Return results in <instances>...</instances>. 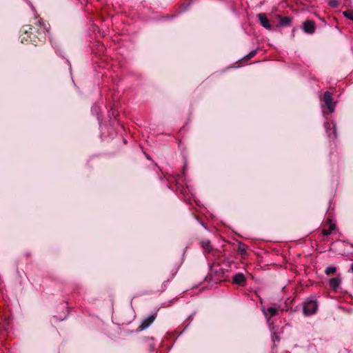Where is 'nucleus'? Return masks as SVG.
<instances>
[{"label":"nucleus","instance_id":"obj_10","mask_svg":"<svg viewBox=\"0 0 353 353\" xmlns=\"http://www.w3.org/2000/svg\"><path fill=\"white\" fill-rule=\"evenodd\" d=\"M341 283V279L339 276L331 278L329 281V285L334 290H336L339 288Z\"/></svg>","mask_w":353,"mask_h":353},{"label":"nucleus","instance_id":"obj_9","mask_svg":"<svg viewBox=\"0 0 353 353\" xmlns=\"http://www.w3.org/2000/svg\"><path fill=\"white\" fill-rule=\"evenodd\" d=\"M232 281L234 284L244 285L245 283V277L243 273H237L232 277Z\"/></svg>","mask_w":353,"mask_h":353},{"label":"nucleus","instance_id":"obj_19","mask_svg":"<svg viewBox=\"0 0 353 353\" xmlns=\"http://www.w3.org/2000/svg\"><path fill=\"white\" fill-rule=\"evenodd\" d=\"M31 27L30 26H24L23 28H22V30L21 31L25 34H28V31L30 30H31Z\"/></svg>","mask_w":353,"mask_h":353},{"label":"nucleus","instance_id":"obj_7","mask_svg":"<svg viewBox=\"0 0 353 353\" xmlns=\"http://www.w3.org/2000/svg\"><path fill=\"white\" fill-rule=\"evenodd\" d=\"M257 18L260 21L261 25L267 30L272 29V25L270 20L268 19L265 13H259L257 14Z\"/></svg>","mask_w":353,"mask_h":353},{"label":"nucleus","instance_id":"obj_16","mask_svg":"<svg viewBox=\"0 0 353 353\" xmlns=\"http://www.w3.org/2000/svg\"><path fill=\"white\" fill-rule=\"evenodd\" d=\"M256 54V50H252L248 55H246L244 57V59L245 61H248V60L250 59L251 58H252L254 56H255Z\"/></svg>","mask_w":353,"mask_h":353},{"label":"nucleus","instance_id":"obj_5","mask_svg":"<svg viewBox=\"0 0 353 353\" xmlns=\"http://www.w3.org/2000/svg\"><path fill=\"white\" fill-rule=\"evenodd\" d=\"M262 311L268 323L270 322L272 317L278 315V308L275 307H270L267 310L263 307Z\"/></svg>","mask_w":353,"mask_h":353},{"label":"nucleus","instance_id":"obj_6","mask_svg":"<svg viewBox=\"0 0 353 353\" xmlns=\"http://www.w3.org/2000/svg\"><path fill=\"white\" fill-rule=\"evenodd\" d=\"M315 23L311 20H306L303 23V30L307 34H313L315 32Z\"/></svg>","mask_w":353,"mask_h":353},{"label":"nucleus","instance_id":"obj_25","mask_svg":"<svg viewBox=\"0 0 353 353\" xmlns=\"http://www.w3.org/2000/svg\"><path fill=\"white\" fill-rule=\"evenodd\" d=\"M351 271L353 272V263L351 265Z\"/></svg>","mask_w":353,"mask_h":353},{"label":"nucleus","instance_id":"obj_15","mask_svg":"<svg viewBox=\"0 0 353 353\" xmlns=\"http://www.w3.org/2000/svg\"><path fill=\"white\" fill-rule=\"evenodd\" d=\"M328 5L333 8H336L339 6V2L338 0H330Z\"/></svg>","mask_w":353,"mask_h":353},{"label":"nucleus","instance_id":"obj_18","mask_svg":"<svg viewBox=\"0 0 353 353\" xmlns=\"http://www.w3.org/2000/svg\"><path fill=\"white\" fill-rule=\"evenodd\" d=\"M110 114L114 117V119H116L118 116H119V112L115 110L114 108H111V110L110 112Z\"/></svg>","mask_w":353,"mask_h":353},{"label":"nucleus","instance_id":"obj_13","mask_svg":"<svg viewBox=\"0 0 353 353\" xmlns=\"http://www.w3.org/2000/svg\"><path fill=\"white\" fill-rule=\"evenodd\" d=\"M343 14L345 18L350 19L353 21V10H347L343 12Z\"/></svg>","mask_w":353,"mask_h":353},{"label":"nucleus","instance_id":"obj_4","mask_svg":"<svg viewBox=\"0 0 353 353\" xmlns=\"http://www.w3.org/2000/svg\"><path fill=\"white\" fill-rule=\"evenodd\" d=\"M157 312H154L152 314H151L150 316L144 318L140 325L139 326V329L140 330H145L147 329L148 327H149L150 326V325L154 321V320L156 319L157 318Z\"/></svg>","mask_w":353,"mask_h":353},{"label":"nucleus","instance_id":"obj_14","mask_svg":"<svg viewBox=\"0 0 353 353\" xmlns=\"http://www.w3.org/2000/svg\"><path fill=\"white\" fill-rule=\"evenodd\" d=\"M336 272V268L334 266H330V267H327L325 270V273L327 274V275H330L331 274H334Z\"/></svg>","mask_w":353,"mask_h":353},{"label":"nucleus","instance_id":"obj_20","mask_svg":"<svg viewBox=\"0 0 353 353\" xmlns=\"http://www.w3.org/2000/svg\"><path fill=\"white\" fill-rule=\"evenodd\" d=\"M98 109H99L98 106L94 105V106L92 107L91 111H92V113L97 114Z\"/></svg>","mask_w":353,"mask_h":353},{"label":"nucleus","instance_id":"obj_8","mask_svg":"<svg viewBox=\"0 0 353 353\" xmlns=\"http://www.w3.org/2000/svg\"><path fill=\"white\" fill-rule=\"evenodd\" d=\"M277 18L279 19V25L281 27H288L292 25V19L289 17H282L281 15H278Z\"/></svg>","mask_w":353,"mask_h":353},{"label":"nucleus","instance_id":"obj_3","mask_svg":"<svg viewBox=\"0 0 353 353\" xmlns=\"http://www.w3.org/2000/svg\"><path fill=\"white\" fill-rule=\"evenodd\" d=\"M201 245L202 248L204 250L205 253L211 254L215 257H219L221 255V252L216 250H214L211 243L209 240L203 239L201 241Z\"/></svg>","mask_w":353,"mask_h":353},{"label":"nucleus","instance_id":"obj_22","mask_svg":"<svg viewBox=\"0 0 353 353\" xmlns=\"http://www.w3.org/2000/svg\"><path fill=\"white\" fill-rule=\"evenodd\" d=\"M330 124L328 122L325 123V128L327 130V128H330Z\"/></svg>","mask_w":353,"mask_h":353},{"label":"nucleus","instance_id":"obj_1","mask_svg":"<svg viewBox=\"0 0 353 353\" xmlns=\"http://www.w3.org/2000/svg\"><path fill=\"white\" fill-rule=\"evenodd\" d=\"M317 309L318 303L315 300H307L304 303L303 306V312L305 316L314 314Z\"/></svg>","mask_w":353,"mask_h":353},{"label":"nucleus","instance_id":"obj_17","mask_svg":"<svg viewBox=\"0 0 353 353\" xmlns=\"http://www.w3.org/2000/svg\"><path fill=\"white\" fill-rule=\"evenodd\" d=\"M272 340L274 343H275L276 342H279L280 341V337L275 332H272Z\"/></svg>","mask_w":353,"mask_h":353},{"label":"nucleus","instance_id":"obj_23","mask_svg":"<svg viewBox=\"0 0 353 353\" xmlns=\"http://www.w3.org/2000/svg\"><path fill=\"white\" fill-rule=\"evenodd\" d=\"M296 28H294L292 29V36L294 37V32L296 31Z\"/></svg>","mask_w":353,"mask_h":353},{"label":"nucleus","instance_id":"obj_2","mask_svg":"<svg viewBox=\"0 0 353 353\" xmlns=\"http://www.w3.org/2000/svg\"><path fill=\"white\" fill-rule=\"evenodd\" d=\"M321 101L324 102L325 106L327 108L330 113L335 110L336 103L333 102V94L330 91H325Z\"/></svg>","mask_w":353,"mask_h":353},{"label":"nucleus","instance_id":"obj_24","mask_svg":"<svg viewBox=\"0 0 353 353\" xmlns=\"http://www.w3.org/2000/svg\"><path fill=\"white\" fill-rule=\"evenodd\" d=\"M23 40L28 41V39H26L25 37H23L21 39L22 42L23 41Z\"/></svg>","mask_w":353,"mask_h":353},{"label":"nucleus","instance_id":"obj_11","mask_svg":"<svg viewBox=\"0 0 353 353\" xmlns=\"http://www.w3.org/2000/svg\"><path fill=\"white\" fill-rule=\"evenodd\" d=\"M335 229V225L332 223L331 220H329V229H323L322 230V234L323 236H328L330 234L333 230Z\"/></svg>","mask_w":353,"mask_h":353},{"label":"nucleus","instance_id":"obj_12","mask_svg":"<svg viewBox=\"0 0 353 353\" xmlns=\"http://www.w3.org/2000/svg\"><path fill=\"white\" fill-rule=\"evenodd\" d=\"M37 25L40 28V30L43 33L45 34L46 32H48V28L43 21L39 20L37 23Z\"/></svg>","mask_w":353,"mask_h":353},{"label":"nucleus","instance_id":"obj_21","mask_svg":"<svg viewBox=\"0 0 353 353\" xmlns=\"http://www.w3.org/2000/svg\"><path fill=\"white\" fill-rule=\"evenodd\" d=\"M333 136L334 138L336 137V130L335 125L333 126Z\"/></svg>","mask_w":353,"mask_h":353}]
</instances>
